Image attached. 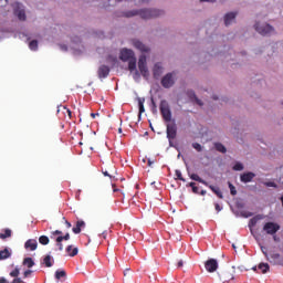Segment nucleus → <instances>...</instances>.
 <instances>
[{
	"label": "nucleus",
	"instance_id": "nucleus-1",
	"mask_svg": "<svg viewBox=\"0 0 283 283\" xmlns=\"http://www.w3.org/2000/svg\"><path fill=\"white\" fill-rule=\"evenodd\" d=\"M165 14L164 10L157 8H142V9H133L127 11H115L114 15L117 18L123 17L124 19H132L134 17H139L143 21H150V19H158Z\"/></svg>",
	"mask_w": 283,
	"mask_h": 283
},
{
	"label": "nucleus",
	"instance_id": "nucleus-2",
	"mask_svg": "<svg viewBox=\"0 0 283 283\" xmlns=\"http://www.w3.org/2000/svg\"><path fill=\"white\" fill-rule=\"evenodd\" d=\"M70 48L74 56H81L85 52V45L83 44V39L78 35L71 36Z\"/></svg>",
	"mask_w": 283,
	"mask_h": 283
},
{
	"label": "nucleus",
	"instance_id": "nucleus-3",
	"mask_svg": "<svg viewBox=\"0 0 283 283\" xmlns=\"http://www.w3.org/2000/svg\"><path fill=\"white\" fill-rule=\"evenodd\" d=\"M254 30L258 32V34H261V36H271V34L275 32V28L266 22L254 23Z\"/></svg>",
	"mask_w": 283,
	"mask_h": 283
},
{
	"label": "nucleus",
	"instance_id": "nucleus-4",
	"mask_svg": "<svg viewBox=\"0 0 283 283\" xmlns=\"http://www.w3.org/2000/svg\"><path fill=\"white\" fill-rule=\"evenodd\" d=\"M159 111L165 120V123H171V107L167 99H161L159 103Z\"/></svg>",
	"mask_w": 283,
	"mask_h": 283
},
{
	"label": "nucleus",
	"instance_id": "nucleus-5",
	"mask_svg": "<svg viewBox=\"0 0 283 283\" xmlns=\"http://www.w3.org/2000/svg\"><path fill=\"white\" fill-rule=\"evenodd\" d=\"M160 84L164 87V90H171L174 85H176V77H174V72L166 73L161 80Z\"/></svg>",
	"mask_w": 283,
	"mask_h": 283
},
{
	"label": "nucleus",
	"instance_id": "nucleus-6",
	"mask_svg": "<svg viewBox=\"0 0 283 283\" xmlns=\"http://www.w3.org/2000/svg\"><path fill=\"white\" fill-rule=\"evenodd\" d=\"M137 65H138L139 74L144 78H149V67H147V56L140 55L138 59Z\"/></svg>",
	"mask_w": 283,
	"mask_h": 283
},
{
	"label": "nucleus",
	"instance_id": "nucleus-7",
	"mask_svg": "<svg viewBox=\"0 0 283 283\" xmlns=\"http://www.w3.org/2000/svg\"><path fill=\"white\" fill-rule=\"evenodd\" d=\"M280 229H282L280 223L275 221H268L263 224V231H265L268 235H275Z\"/></svg>",
	"mask_w": 283,
	"mask_h": 283
},
{
	"label": "nucleus",
	"instance_id": "nucleus-8",
	"mask_svg": "<svg viewBox=\"0 0 283 283\" xmlns=\"http://www.w3.org/2000/svg\"><path fill=\"white\" fill-rule=\"evenodd\" d=\"M136 57V54L134 53V50L124 48L119 52V61L123 63H127V61H132Z\"/></svg>",
	"mask_w": 283,
	"mask_h": 283
},
{
	"label": "nucleus",
	"instance_id": "nucleus-9",
	"mask_svg": "<svg viewBox=\"0 0 283 283\" xmlns=\"http://www.w3.org/2000/svg\"><path fill=\"white\" fill-rule=\"evenodd\" d=\"M238 11H230L224 13L223 15V25L226 28H229L230 25H233V23H235V20L238 19Z\"/></svg>",
	"mask_w": 283,
	"mask_h": 283
},
{
	"label": "nucleus",
	"instance_id": "nucleus-10",
	"mask_svg": "<svg viewBox=\"0 0 283 283\" xmlns=\"http://www.w3.org/2000/svg\"><path fill=\"white\" fill-rule=\"evenodd\" d=\"M263 219H264V216H262V214H256V216L252 217V218L249 220L248 227H249V230H250L251 235H253V238H254L255 240H258V235H255V231L253 230V228L258 224V221H259V220H263Z\"/></svg>",
	"mask_w": 283,
	"mask_h": 283
},
{
	"label": "nucleus",
	"instance_id": "nucleus-11",
	"mask_svg": "<svg viewBox=\"0 0 283 283\" xmlns=\"http://www.w3.org/2000/svg\"><path fill=\"white\" fill-rule=\"evenodd\" d=\"M166 134L168 140H175L178 136V126H176V123L167 124Z\"/></svg>",
	"mask_w": 283,
	"mask_h": 283
},
{
	"label": "nucleus",
	"instance_id": "nucleus-12",
	"mask_svg": "<svg viewBox=\"0 0 283 283\" xmlns=\"http://www.w3.org/2000/svg\"><path fill=\"white\" fill-rule=\"evenodd\" d=\"M133 46L138 50L139 52H144V53H149L151 52V49L147 45H145V43H143V41L138 40V39H133L132 40Z\"/></svg>",
	"mask_w": 283,
	"mask_h": 283
},
{
	"label": "nucleus",
	"instance_id": "nucleus-13",
	"mask_svg": "<svg viewBox=\"0 0 283 283\" xmlns=\"http://www.w3.org/2000/svg\"><path fill=\"white\" fill-rule=\"evenodd\" d=\"M205 269L208 273H216L218 271V260L217 259H208L205 262Z\"/></svg>",
	"mask_w": 283,
	"mask_h": 283
},
{
	"label": "nucleus",
	"instance_id": "nucleus-14",
	"mask_svg": "<svg viewBox=\"0 0 283 283\" xmlns=\"http://www.w3.org/2000/svg\"><path fill=\"white\" fill-rule=\"evenodd\" d=\"M253 178H255V172L244 171L240 175V182L243 185H249V182H253Z\"/></svg>",
	"mask_w": 283,
	"mask_h": 283
},
{
	"label": "nucleus",
	"instance_id": "nucleus-15",
	"mask_svg": "<svg viewBox=\"0 0 283 283\" xmlns=\"http://www.w3.org/2000/svg\"><path fill=\"white\" fill-rule=\"evenodd\" d=\"M163 62H156L153 66V78L158 81L163 76Z\"/></svg>",
	"mask_w": 283,
	"mask_h": 283
},
{
	"label": "nucleus",
	"instance_id": "nucleus-16",
	"mask_svg": "<svg viewBox=\"0 0 283 283\" xmlns=\"http://www.w3.org/2000/svg\"><path fill=\"white\" fill-rule=\"evenodd\" d=\"M111 72H112V69L109 67V65H105V64L99 65L97 70L98 78H107Z\"/></svg>",
	"mask_w": 283,
	"mask_h": 283
},
{
	"label": "nucleus",
	"instance_id": "nucleus-17",
	"mask_svg": "<svg viewBox=\"0 0 283 283\" xmlns=\"http://www.w3.org/2000/svg\"><path fill=\"white\" fill-rule=\"evenodd\" d=\"M13 14L19 19V21H25L28 15H25V9L21 8V4H17L13 9Z\"/></svg>",
	"mask_w": 283,
	"mask_h": 283
},
{
	"label": "nucleus",
	"instance_id": "nucleus-18",
	"mask_svg": "<svg viewBox=\"0 0 283 283\" xmlns=\"http://www.w3.org/2000/svg\"><path fill=\"white\" fill-rule=\"evenodd\" d=\"M186 95L188 96L189 101H191L192 103H197V105H199L200 107L205 105V103H202L201 99L198 98V95H196V91H193L192 88H189L186 92Z\"/></svg>",
	"mask_w": 283,
	"mask_h": 283
},
{
	"label": "nucleus",
	"instance_id": "nucleus-19",
	"mask_svg": "<svg viewBox=\"0 0 283 283\" xmlns=\"http://www.w3.org/2000/svg\"><path fill=\"white\" fill-rule=\"evenodd\" d=\"M24 249L27 251H36L39 249V242L36 239H29L24 242Z\"/></svg>",
	"mask_w": 283,
	"mask_h": 283
},
{
	"label": "nucleus",
	"instance_id": "nucleus-20",
	"mask_svg": "<svg viewBox=\"0 0 283 283\" xmlns=\"http://www.w3.org/2000/svg\"><path fill=\"white\" fill-rule=\"evenodd\" d=\"M41 264H44L46 269H52V266H54V256H52L51 253L44 255Z\"/></svg>",
	"mask_w": 283,
	"mask_h": 283
},
{
	"label": "nucleus",
	"instance_id": "nucleus-21",
	"mask_svg": "<svg viewBox=\"0 0 283 283\" xmlns=\"http://www.w3.org/2000/svg\"><path fill=\"white\" fill-rule=\"evenodd\" d=\"M265 260H268V262H270V264H273L274 266H280V263H282V261H280V253H272V254H268V258H265Z\"/></svg>",
	"mask_w": 283,
	"mask_h": 283
},
{
	"label": "nucleus",
	"instance_id": "nucleus-22",
	"mask_svg": "<svg viewBox=\"0 0 283 283\" xmlns=\"http://www.w3.org/2000/svg\"><path fill=\"white\" fill-rule=\"evenodd\" d=\"M54 277L57 282H65V280H67V272L63 269H57L54 273Z\"/></svg>",
	"mask_w": 283,
	"mask_h": 283
},
{
	"label": "nucleus",
	"instance_id": "nucleus-23",
	"mask_svg": "<svg viewBox=\"0 0 283 283\" xmlns=\"http://www.w3.org/2000/svg\"><path fill=\"white\" fill-rule=\"evenodd\" d=\"M86 224L83 220H77L75 227L72 228V231L75 235H78L83 229H85Z\"/></svg>",
	"mask_w": 283,
	"mask_h": 283
},
{
	"label": "nucleus",
	"instance_id": "nucleus-24",
	"mask_svg": "<svg viewBox=\"0 0 283 283\" xmlns=\"http://www.w3.org/2000/svg\"><path fill=\"white\" fill-rule=\"evenodd\" d=\"M59 235L60 238H62L63 241L67 242V240H70V234L69 232H66L64 235H63V231L61 230H55V231H52L51 232V240H54V237Z\"/></svg>",
	"mask_w": 283,
	"mask_h": 283
},
{
	"label": "nucleus",
	"instance_id": "nucleus-25",
	"mask_svg": "<svg viewBox=\"0 0 283 283\" xmlns=\"http://www.w3.org/2000/svg\"><path fill=\"white\" fill-rule=\"evenodd\" d=\"M208 187L217 196V198H219L220 200L224 199V195L222 193V190H220V188L218 186L208 184Z\"/></svg>",
	"mask_w": 283,
	"mask_h": 283
},
{
	"label": "nucleus",
	"instance_id": "nucleus-26",
	"mask_svg": "<svg viewBox=\"0 0 283 283\" xmlns=\"http://www.w3.org/2000/svg\"><path fill=\"white\" fill-rule=\"evenodd\" d=\"M189 178L195 182H200L201 185H205V187H209V182H207V180L202 179V177L198 176L196 172L189 175Z\"/></svg>",
	"mask_w": 283,
	"mask_h": 283
},
{
	"label": "nucleus",
	"instance_id": "nucleus-27",
	"mask_svg": "<svg viewBox=\"0 0 283 283\" xmlns=\"http://www.w3.org/2000/svg\"><path fill=\"white\" fill-rule=\"evenodd\" d=\"M9 258H12V250L10 248L0 250V260H8Z\"/></svg>",
	"mask_w": 283,
	"mask_h": 283
},
{
	"label": "nucleus",
	"instance_id": "nucleus-28",
	"mask_svg": "<svg viewBox=\"0 0 283 283\" xmlns=\"http://www.w3.org/2000/svg\"><path fill=\"white\" fill-rule=\"evenodd\" d=\"M36 262H34V259H32L31 256H27L22 261V266H27V269H32V266H34Z\"/></svg>",
	"mask_w": 283,
	"mask_h": 283
},
{
	"label": "nucleus",
	"instance_id": "nucleus-29",
	"mask_svg": "<svg viewBox=\"0 0 283 283\" xmlns=\"http://www.w3.org/2000/svg\"><path fill=\"white\" fill-rule=\"evenodd\" d=\"M213 147L219 154H227V146H224V144L217 142L213 144Z\"/></svg>",
	"mask_w": 283,
	"mask_h": 283
},
{
	"label": "nucleus",
	"instance_id": "nucleus-30",
	"mask_svg": "<svg viewBox=\"0 0 283 283\" xmlns=\"http://www.w3.org/2000/svg\"><path fill=\"white\" fill-rule=\"evenodd\" d=\"M258 269H259L263 274H266V273H269V271H271V265H269V263L261 262V263H259Z\"/></svg>",
	"mask_w": 283,
	"mask_h": 283
},
{
	"label": "nucleus",
	"instance_id": "nucleus-31",
	"mask_svg": "<svg viewBox=\"0 0 283 283\" xmlns=\"http://www.w3.org/2000/svg\"><path fill=\"white\" fill-rule=\"evenodd\" d=\"M29 50H31V52H38V50H39V40L29 41Z\"/></svg>",
	"mask_w": 283,
	"mask_h": 283
},
{
	"label": "nucleus",
	"instance_id": "nucleus-32",
	"mask_svg": "<svg viewBox=\"0 0 283 283\" xmlns=\"http://www.w3.org/2000/svg\"><path fill=\"white\" fill-rule=\"evenodd\" d=\"M150 112L156 116L158 114V105L156 104V99H154V96L150 97Z\"/></svg>",
	"mask_w": 283,
	"mask_h": 283
},
{
	"label": "nucleus",
	"instance_id": "nucleus-33",
	"mask_svg": "<svg viewBox=\"0 0 283 283\" xmlns=\"http://www.w3.org/2000/svg\"><path fill=\"white\" fill-rule=\"evenodd\" d=\"M7 238H12V230L6 228L3 232H0V240H6Z\"/></svg>",
	"mask_w": 283,
	"mask_h": 283
},
{
	"label": "nucleus",
	"instance_id": "nucleus-34",
	"mask_svg": "<svg viewBox=\"0 0 283 283\" xmlns=\"http://www.w3.org/2000/svg\"><path fill=\"white\" fill-rule=\"evenodd\" d=\"M127 63H128L129 72L138 71V69H136V57H133L132 60H128Z\"/></svg>",
	"mask_w": 283,
	"mask_h": 283
},
{
	"label": "nucleus",
	"instance_id": "nucleus-35",
	"mask_svg": "<svg viewBox=\"0 0 283 283\" xmlns=\"http://www.w3.org/2000/svg\"><path fill=\"white\" fill-rule=\"evenodd\" d=\"M137 101H138V109H139L138 114H145V98L138 97Z\"/></svg>",
	"mask_w": 283,
	"mask_h": 283
},
{
	"label": "nucleus",
	"instance_id": "nucleus-36",
	"mask_svg": "<svg viewBox=\"0 0 283 283\" xmlns=\"http://www.w3.org/2000/svg\"><path fill=\"white\" fill-rule=\"evenodd\" d=\"M233 171H244V164L235 161L232 166Z\"/></svg>",
	"mask_w": 283,
	"mask_h": 283
},
{
	"label": "nucleus",
	"instance_id": "nucleus-37",
	"mask_svg": "<svg viewBox=\"0 0 283 283\" xmlns=\"http://www.w3.org/2000/svg\"><path fill=\"white\" fill-rule=\"evenodd\" d=\"M39 242L42 244V247H48V244H50V237L44 235V234L40 235Z\"/></svg>",
	"mask_w": 283,
	"mask_h": 283
},
{
	"label": "nucleus",
	"instance_id": "nucleus-38",
	"mask_svg": "<svg viewBox=\"0 0 283 283\" xmlns=\"http://www.w3.org/2000/svg\"><path fill=\"white\" fill-rule=\"evenodd\" d=\"M186 187H190L192 193H200V188L198 186H196V182L190 181L186 185Z\"/></svg>",
	"mask_w": 283,
	"mask_h": 283
},
{
	"label": "nucleus",
	"instance_id": "nucleus-39",
	"mask_svg": "<svg viewBox=\"0 0 283 283\" xmlns=\"http://www.w3.org/2000/svg\"><path fill=\"white\" fill-rule=\"evenodd\" d=\"M10 277H19V275H21V269L19 268V265H17L14 268V270H12L10 273H9Z\"/></svg>",
	"mask_w": 283,
	"mask_h": 283
},
{
	"label": "nucleus",
	"instance_id": "nucleus-40",
	"mask_svg": "<svg viewBox=\"0 0 283 283\" xmlns=\"http://www.w3.org/2000/svg\"><path fill=\"white\" fill-rule=\"evenodd\" d=\"M55 243H56L59 251H63V240L60 237V234H57V237L55 238Z\"/></svg>",
	"mask_w": 283,
	"mask_h": 283
},
{
	"label": "nucleus",
	"instance_id": "nucleus-41",
	"mask_svg": "<svg viewBox=\"0 0 283 283\" xmlns=\"http://www.w3.org/2000/svg\"><path fill=\"white\" fill-rule=\"evenodd\" d=\"M175 176H177V180H181V182H187V179L182 177V171H180L179 169L175 170Z\"/></svg>",
	"mask_w": 283,
	"mask_h": 283
},
{
	"label": "nucleus",
	"instance_id": "nucleus-42",
	"mask_svg": "<svg viewBox=\"0 0 283 283\" xmlns=\"http://www.w3.org/2000/svg\"><path fill=\"white\" fill-rule=\"evenodd\" d=\"M228 187L230 189V193L232 196H238V190L235 189V186H233L230 181L228 182Z\"/></svg>",
	"mask_w": 283,
	"mask_h": 283
},
{
	"label": "nucleus",
	"instance_id": "nucleus-43",
	"mask_svg": "<svg viewBox=\"0 0 283 283\" xmlns=\"http://www.w3.org/2000/svg\"><path fill=\"white\" fill-rule=\"evenodd\" d=\"M192 149H196V151H202L205 149V146H201L200 143H192Z\"/></svg>",
	"mask_w": 283,
	"mask_h": 283
},
{
	"label": "nucleus",
	"instance_id": "nucleus-44",
	"mask_svg": "<svg viewBox=\"0 0 283 283\" xmlns=\"http://www.w3.org/2000/svg\"><path fill=\"white\" fill-rule=\"evenodd\" d=\"M134 73H133V78H134V81H135V83H139V81H140V72L137 70V71H133Z\"/></svg>",
	"mask_w": 283,
	"mask_h": 283
},
{
	"label": "nucleus",
	"instance_id": "nucleus-45",
	"mask_svg": "<svg viewBox=\"0 0 283 283\" xmlns=\"http://www.w3.org/2000/svg\"><path fill=\"white\" fill-rule=\"evenodd\" d=\"M241 218H253V212H251V211H241Z\"/></svg>",
	"mask_w": 283,
	"mask_h": 283
},
{
	"label": "nucleus",
	"instance_id": "nucleus-46",
	"mask_svg": "<svg viewBox=\"0 0 283 283\" xmlns=\"http://www.w3.org/2000/svg\"><path fill=\"white\" fill-rule=\"evenodd\" d=\"M264 187H272L273 189H277L275 181H265Z\"/></svg>",
	"mask_w": 283,
	"mask_h": 283
},
{
	"label": "nucleus",
	"instance_id": "nucleus-47",
	"mask_svg": "<svg viewBox=\"0 0 283 283\" xmlns=\"http://www.w3.org/2000/svg\"><path fill=\"white\" fill-rule=\"evenodd\" d=\"M69 255L70 258H75V255H78V248H73V250H71Z\"/></svg>",
	"mask_w": 283,
	"mask_h": 283
},
{
	"label": "nucleus",
	"instance_id": "nucleus-48",
	"mask_svg": "<svg viewBox=\"0 0 283 283\" xmlns=\"http://www.w3.org/2000/svg\"><path fill=\"white\" fill-rule=\"evenodd\" d=\"M259 247L265 258H269V252H266V247L262 245V243H259Z\"/></svg>",
	"mask_w": 283,
	"mask_h": 283
},
{
	"label": "nucleus",
	"instance_id": "nucleus-49",
	"mask_svg": "<svg viewBox=\"0 0 283 283\" xmlns=\"http://www.w3.org/2000/svg\"><path fill=\"white\" fill-rule=\"evenodd\" d=\"M108 61H112V63H114V65H116V63H118V57L108 55Z\"/></svg>",
	"mask_w": 283,
	"mask_h": 283
},
{
	"label": "nucleus",
	"instance_id": "nucleus-50",
	"mask_svg": "<svg viewBox=\"0 0 283 283\" xmlns=\"http://www.w3.org/2000/svg\"><path fill=\"white\" fill-rule=\"evenodd\" d=\"M95 34L98 36V39H105V31H97Z\"/></svg>",
	"mask_w": 283,
	"mask_h": 283
},
{
	"label": "nucleus",
	"instance_id": "nucleus-51",
	"mask_svg": "<svg viewBox=\"0 0 283 283\" xmlns=\"http://www.w3.org/2000/svg\"><path fill=\"white\" fill-rule=\"evenodd\" d=\"M32 273H34V271H32V270H25L24 272H23V275H24V277H30V275H32Z\"/></svg>",
	"mask_w": 283,
	"mask_h": 283
},
{
	"label": "nucleus",
	"instance_id": "nucleus-52",
	"mask_svg": "<svg viewBox=\"0 0 283 283\" xmlns=\"http://www.w3.org/2000/svg\"><path fill=\"white\" fill-rule=\"evenodd\" d=\"M60 50H61L62 52H67V50H69L67 44H60Z\"/></svg>",
	"mask_w": 283,
	"mask_h": 283
},
{
	"label": "nucleus",
	"instance_id": "nucleus-53",
	"mask_svg": "<svg viewBox=\"0 0 283 283\" xmlns=\"http://www.w3.org/2000/svg\"><path fill=\"white\" fill-rule=\"evenodd\" d=\"M214 209L218 213H220V211H222V206H220V203H214Z\"/></svg>",
	"mask_w": 283,
	"mask_h": 283
},
{
	"label": "nucleus",
	"instance_id": "nucleus-54",
	"mask_svg": "<svg viewBox=\"0 0 283 283\" xmlns=\"http://www.w3.org/2000/svg\"><path fill=\"white\" fill-rule=\"evenodd\" d=\"M235 207H237V209H244V203L240 202V201H237Z\"/></svg>",
	"mask_w": 283,
	"mask_h": 283
},
{
	"label": "nucleus",
	"instance_id": "nucleus-55",
	"mask_svg": "<svg viewBox=\"0 0 283 283\" xmlns=\"http://www.w3.org/2000/svg\"><path fill=\"white\" fill-rule=\"evenodd\" d=\"M64 220V224L66 226V229H71L72 228V222L65 220V217H63Z\"/></svg>",
	"mask_w": 283,
	"mask_h": 283
},
{
	"label": "nucleus",
	"instance_id": "nucleus-56",
	"mask_svg": "<svg viewBox=\"0 0 283 283\" xmlns=\"http://www.w3.org/2000/svg\"><path fill=\"white\" fill-rule=\"evenodd\" d=\"M11 283H23V279L22 277H15L12 280Z\"/></svg>",
	"mask_w": 283,
	"mask_h": 283
},
{
	"label": "nucleus",
	"instance_id": "nucleus-57",
	"mask_svg": "<svg viewBox=\"0 0 283 283\" xmlns=\"http://www.w3.org/2000/svg\"><path fill=\"white\" fill-rule=\"evenodd\" d=\"M200 3H216L218 0H199Z\"/></svg>",
	"mask_w": 283,
	"mask_h": 283
},
{
	"label": "nucleus",
	"instance_id": "nucleus-58",
	"mask_svg": "<svg viewBox=\"0 0 283 283\" xmlns=\"http://www.w3.org/2000/svg\"><path fill=\"white\" fill-rule=\"evenodd\" d=\"M99 238H103L104 240L107 239V230L103 231L101 234H99Z\"/></svg>",
	"mask_w": 283,
	"mask_h": 283
},
{
	"label": "nucleus",
	"instance_id": "nucleus-59",
	"mask_svg": "<svg viewBox=\"0 0 283 283\" xmlns=\"http://www.w3.org/2000/svg\"><path fill=\"white\" fill-rule=\"evenodd\" d=\"M103 176L111 178V180L114 179V177L112 175H109V172L107 170L103 171Z\"/></svg>",
	"mask_w": 283,
	"mask_h": 283
},
{
	"label": "nucleus",
	"instance_id": "nucleus-60",
	"mask_svg": "<svg viewBox=\"0 0 283 283\" xmlns=\"http://www.w3.org/2000/svg\"><path fill=\"white\" fill-rule=\"evenodd\" d=\"M0 283H10V281L6 276H0Z\"/></svg>",
	"mask_w": 283,
	"mask_h": 283
},
{
	"label": "nucleus",
	"instance_id": "nucleus-61",
	"mask_svg": "<svg viewBox=\"0 0 283 283\" xmlns=\"http://www.w3.org/2000/svg\"><path fill=\"white\" fill-rule=\"evenodd\" d=\"M74 247L73 245H67L66 247V253H71L73 251Z\"/></svg>",
	"mask_w": 283,
	"mask_h": 283
},
{
	"label": "nucleus",
	"instance_id": "nucleus-62",
	"mask_svg": "<svg viewBox=\"0 0 283 283\" xmlns=\"http://www.w3.org/2000/svg\"><path fill=\"white\" fill-rule=\"evenodd\" d=\"M274 242H280V237H277V233L272 235Z\"/></svg>",
	"mask_w": 283,
	"mask_h": 283
},
{
	"label": "nucleus",
	"instance_id": "nucleus-63",
	"mask_svg": "<svg viewBox=\"0 0 283 283\" xmlns=\"http://www.w3.org/2000/svg\"><path fill=\"white\" fill-rule=\"evenodd\" d=\"M232 70H235V67H240V63H231Z\"/></svg>",
	"mask_w": 283,
	"mask_h": 283
},
{
	"label": "nucleus",
	"instance_id": "nucleus-64",
	"mask_svg": "<svg viewBox=\"0 0 283 283\" xmlns=\"http://www.w3.org/2000/svg\"><path fill=\"white\" fill-rule=\"evenodd\" d=\"M168 143H169V147H175L176 148V145L174 144V139H168Z\"/></svg>",
	"mask_w": 283,
	"mask_h": 283
}]
</instances>
